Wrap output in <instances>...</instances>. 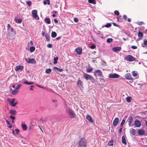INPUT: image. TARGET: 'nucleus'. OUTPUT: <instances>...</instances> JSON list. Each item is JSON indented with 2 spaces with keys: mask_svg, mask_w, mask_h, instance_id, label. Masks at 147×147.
<instances>
[{
  "mask_svg": "<svg viewBox=\"0 0 147 147\" xmlns=\"http://www.w3.org/2000/svg\"><path fill=\"white\" fill-rule=\"evenodd\" d=\"M31 87V88H30V89L31 90H33V88H32L33 87H34V86L32 85L30 86Z\"/></svg>",
  "mask_w": 147,
  "mask_h": 147,
  "instance_id": "62",
  "label": "nucleus"
},
{
  "mask_svg": "<svg viewBox=\"0 0 147 147\" xmlns=\"http://www.w3.org/2000/svg\"><path fill=\"white\" fill-rule=\"evenodd\" d=\"M122 142L123 144H124L125 145H126L127 144L126 139H125V137L124 136H122Z\"/></svg>",
  "mask_w": 147,
  "mask_h": 147,
  "instance_id": "20",
  "label": "nucleus"
},
{
  "mask_svg": "<svg viewBox=\"0 0 147 147\" xmlns=\"http://www.w3.org/2000/svg\"><path fill=\"white\" fill-rule=\"evenodd\" d=\"M51 71V69L50 68H49L46 69L45 72L48 74H50Z\"/></svg>",
  "mask_w": 147,
  "mask_h": 147,
  "instance_id": "37",
  "label": "nucleus"
},
{
  "mask_svg": "<svg viewBox=\"0 0 147 147\" xmlns=\"http://www.w3.org/2000/svg\"><path fill=\"white\" fill-rule=\"evenodd\" d=\"M14 20L17 23H20L22 22V20L21 19H17L16 18H15Z\"/></svg>",
  "mask_w": 147,
  "mask_h": 147,
  "instance_id": "21",
  "label": "nucleus"
},
{
  "mask_svg": "<svg viewBox=\"0 0 147 147\" xmlns=\"http://www.w3.org/2000/svg\"><path fill=\"white\" fill-rule=\"evenodd\" d=\"M35 48L34 47H31L30 48V51L31 52H33L35 50Z\"/></svg>",
  "mask_w": 147,
  "mask_h": 147,
  "instance_id": "36",
  "label": "nucleus"
},
{
  "mask_svg": "<svg viewBox=\"0 0 147 147\" xmlns=\"http://www.w3.org/2000/svg\"><path fill=\"white\" fill-rule=\"evenodd\" d=\"M19 92V90H18L16 89H15L14 90H13L11 92V94H12L13 95H15L17 94L18 92Z\"/></svg>",
  "mask_w": 147,
  "mask_h": 147,
  "instance_id": "23",
  "label": "nucleus"
},
{
  "mask_svg": "<svg viewBox=\"0 0 147 147\" xmlns=\"http://www.w3.org/2000/svg\"><path fill=\"white\" fill-rule=\"evenodd\" d=\"M43 3L45 5L47 4L49 5L50 4V0H44L43 1Z\"/></svg>",
  "mask_w": 147,
  "mask_h": 147,
  "instance_id": "27",
  "label": "nucleus"
},
{
  "mask_svg": "<svg viewBox=\"0 0 147 147\" xmlns=\"http://www.w3.org/2000/svg\"><path fill=\"white\" fill-rule=\"evenodd\" d=\"M32 14L34 18L37 20H39V17L37 15V11L36 10H34L32 11Z\"/></svg>",
  "mask_w": 147,
  "mask_h": 147,
  "instance_id": "4",
  "label": "nucleus"
},
{
  "mask_svg": "<svg viewBox=\"0 0 147 147\" xmlns=\"http://www.w3.org/2000/svg\"><path fill=\"white\" fill-rule=\"evenodd\" d=\"M123 18L124 19L126 20L127 18V16L125 15H124L123 16Z\"/></svg>",
  "mask_w": 147,
  "mask_h": 147,
  "instance_id": "57",
  "label": "nucleus"
},
{
  "mask_svg": "<svg viewBox=\"0 0 147 147\" xmlns=\"http://www.w3.org/2000/svg\"><path fill=\"white\" fill-rule=\"evenodd\" d=\"M125 119H122V121L120 124L121 126H122L123 125V124L125 123Z\"/></svg>",
  "mask_w": 147,
  "mask_h": 147,
  "instance_id": "42",
  "label": "nucleus"
},
{
  "mask_svg": "<svg viewBox=\"0 0 147 147\" xmlns=\"http://www.w3.org/2000/svg\"><path fill=\"white\" fill-rule=\"evenodd\" d=\"M8 31V33L9 34H13L14 33V32L13 31V29L12 28H11L9 29H7Z\"/></svg>",
  "mask_w": 147,
  "mask_h": 147,
  "instance_id": "22",
  "label": "nucleus"
},
{
  "mask_svg": "<svg viewBox=\"0 0 147 147\" xmlns=\"http://www.w3.org/2000/svg\"><path fill=\"white\" fill-rule=\"evenodd\" d=\"M57 35L56 33L54 32H51V36L52 38H54Z\"/></svg>",
  "mask_w": 147,
  "mask_h": 147,
  "instance_id": "26",
  "label": "nucleus"
},
{
  "mask_svg": "<svg viewBox=\"0 0 147 147\" xmlns=\"http://www.w3.org/2000/svg\"><path fill=\"white\" fill-rule=\"evenodd\" d=\"M58 59V58L57 57H55L54 58V63L56 64L57 63V61Z\"/></svg>",
  "mask_w": 147,
  "mask_h": 147,
  "instance_id": "39",
  "label": "nucleus"
},
{
  "mask_svg": "<svg viewBox=\"0 0 147 147\" xmlns=\"http://www.w3.org/2000/svg\"><path fill=\"white\" fill-rule=\"evenodd\" d=\"M88 143L85 137L80 138L78 142V147H86Z\"/></svg>",
  "mask_w": 147,
  "mask_h": 147,
  "instance_id": "1",
  "label": "nucleus"
},
{
  "mask_svg": "<svg viewBox=\"0 0 147 147\" xmlns=\"http://www.w3.org/2000/svg\"><path fill=\"white\" fill-rule=\"evenodd\" d=\"M54 68L55 69L57 70L59 72H61L63 71V69H59L57 67H55Z\"/></svg>",
  "mask_w": 147,
  "mask_h": 147,
  "instance_id": "31",
  "label": "nucleus"
},
{
  "mask_svg": "<svg viewBox=\"0 0 147 147\" xmlns=\"http://www.w3.org/2000/svg\"><path fill=\"white\" fill-rule=\"evenodd\" d=\"M118 121L119 119L118 118L116 117L115 118V119H114L113 121V124L114 126L115 127L117 125V123L118 122Z\"/></svg>",
  "mask_w": 147,
  "mask_h": 147,
  "instance_id": "14",
  "label": "nucleus"
},
{
  "mask_svg": "<svg viewBox=\"0 0 147 147\" xmlns=\"http://www.w3.org/2000/svg\"><path fill=\"white\" fill-rule=\"evenodd\" d=\"M26 3L29 6H30L32 4L31 1H27L26 2Z\"/></svg>",
  "mask_w": 147,
  "mask_h": 147,
  "instance_id": "43",
  "label": "nucleus"
},
{
  "mask_svg": "<svg viewBox=\"0 0 147 147\" xmlns=\"http://www.w3.org/2000/svg\"><path fill=\"white\" fill-rule=\"evenodd\" d=\"M47 47L49 48H51L52 47V45L51 44H49L47 45Z\"/></svg>",
  "mask_w": 147,
  "mask_h": 147,
  "instance_id": "50",
  "label": "nucleus"
},
{
  "mask_svg": "<svg viewBox=\"0 0 147 147\" xmlns=\"http://www.w3.org/2000/svg\"><path fill=\"white\" fill-rule=\"evenodd\" d=\"M94 75L96 76V74L98 76H100V77H102V73L100 71V70H95L94 72Z\"/></svg>",
  "mask_w": 147,
  "mask_h": 147,
  "instance_id": "9",
  "label": "nucleus"
},
{
  "mask_svg": "<svg viewBox=\"0 0 147 147\" xmlns=\"http://www.w3.org/2000/svg\"><path fill=\"white\" fill-rule=\"evenodd\" d=\"M143 23V22H138V24L139 25H141Z\"/></svg>",
  "mask_w": 147,
  "mask_h": 147,
  "instance_id": "58",
  "label": "nucleus"
},
{
  "mask_svg": "<svg viewBox=\"0 0 147 147\" xmlns=\"http://www.w3.org/2000/svg\"><path fill=\"white\" fill-rule=\"evenodd\" d=\"M120 76L116 73L110 74L109 75L108 77L110 78H119Z\"/></svg>",
  "mask_w": 147,
  "mask_h": 147,
  "instance_id": "5",
  "label": "nucleus"
},
{
  "mask_svg": "<svg viewBox=\"0 0 147 147\" xmlns=\"http://www.w3.org/2000/svg\"><path fill=\"white\" fill-rule=\"evenodd\" d=\"M145 133V131L144 130L142 129H139L138 131V133L140 135H142L144 134Z\"/></svg>",
  "mask_w": 147,
  "mask_h": 147,
  "instance_id": "19",
  "label": "nucleus"
},
{
  "mask_svg": "<svg viewBox=\"0 0 147 147\" xmlns=\"http://www.w3.org/2000/svg\"><path fill=\"white\" fill-rule=\"evenodd\" d=\"M113 41V39L111 38H108L107 39V41L108 43H110Z\"/></svg>",
  "mask_w": 147,
  "mask_h": 147,
  "instance_id": "41",
  "label": "nucleus"
},
{
  "mask_svg": "<svg viewBox=\"0 0 147 147\" xmlns=\"http://www.w3.org/2000/svg\"><path fill=\"white\" fill-rule=\"evenodd\" d=\"M6 121L7 125H9L10 124V122L7 120H6Z\"/></svg>",
  "mask_w": 147,
  "mask_h": 147,
  "instance_id": "59",
  "label": "nucleus"
},
{
  "mask_svg": "<svg viewBox=\"0 0 147 147\" xmlns=\"http://www.w3.org/2000/svg\"><path fill=\"white\" fill-rule=\"evenodd\" d=\"M23 81V83L24 84H25L27 85H32L34 84V82H28L27 81H26L25 79H24L22 80Z\"/></svg>",
  "mask_w": 147,
  "mask_h": 147,
  "instance_id": "17",
  "label": "nucleus"
},
{
  "mask_svg": "<svg viewBox=\"0 0 147 147\" xmlns=\"http://www.w3.org/2000/svg\"><path fill=\"white\" fill-rule=\"evenodd\" d=\"M76 51V53L78 55H80L81 54L82 52V48L79 47L76 48L75 49Z\"/></svg>",
  "mask_w": 147,
  "mask_h": 147,
  "instance_id": "13",
  "label": "nucleus"
},
{
  "mask_svg": "<svg viewBox=\"0 0 147 147\" xmlns=\"http://www.w3.org/2000/svg\"><path fill=\"white\" fill-rule=\"evenodd\" d=\"M10 118L11 119L13 120H14L16 118L14 116H13L12 115L10 116Z\"/></svg>",
  "mask_w": 147,
  "mask_h": 147,
  "instance_id": "48",
  "label": "nucleus"
},
{
  "mask_svg": "<svg viewBox=\"0 0 147 147\" xmlns=\"http://www.w3.org/2000/svg\"><path fill=\"white\" fill-rule=\"evenodd\" d=\"M101 64L103 65H106V63L104 61L102 60Z\"/></svg>",
  "mask_w": 147,
  "mask_h": 147,
  "instance_id": "47",
  "label": "nucleus"
},
{
  "mask_svg": "<svg viewBox=\"0 0 147 147\" xmlns=\"http://www.w3.org/2000/svg\"><path fill=\"white\" fill-rule=\"evenodd\" d=\"M131 133L133 135H135V130L134 129H131L130 130Z\"/></svg>",
  "mask_w": 147,
  "mask_h": 147,
  "instance_id": "34",
  "label": "nucleus"
},
{
  "mask_svg": "<svg viewBox=\"0 0 147 147\" xmlns=\"http://www.w3.org/2000/svg\"><path fill=\"white\" fill-rule=\"evenodd\" d=\"M131 48L133 49H136L137 48V46L134 45H132L131 46Z\"/></svg>",
  "mask_w": 147,
  "mask_h": 147,
  "instance_id": "51",
  "label": "nucleus"
},
{
  "mask_svg": "<svg viewBox=\"0 0 147 147\" xmlns=\"http://www.w3.org/2000/svg\"><path fill=\"white\" fill-rule=\"evenodd\" d=\"M7 27L8 29H9V28H10V25L9 24H7Z\"/></svg>",
  "mask_w": 147,
  "mask_h": 147,
  "instance_id": "61",
  "label": "nucleus"
},
{
  "mask_svg": "<svg viewBox=\"0 0 147 147\" xmlns=\"http://www.w3.org/2000/svg\"><path fill=\"white\" fill-rule=\"evenodd\" d=\"M54 22L55 23H57L58 22V20L56 19V18L54 19Z\"/></svg>",
  "mask_w": 147,
  "mask_h": 147,
  "instance_id": "56",
  "label": "nucleus"
},
{
  "mask_svg": "<svg viewBox=\"0 0 147 147\" xmlns=\"http://www.w3.org/2000/svg\"><path fill=\"white\" fill-rule=\"evenodd\" d=\"M122 129V127L121 128L119 129V133H121Z\"/></svg>",
  "mask_w": 147,
  "mask_h": 147,
  "instance_id": "63",
  "label": "nucleus"
},
{
  "mask_svg": "<svg viewBox=\"0 0 147 147\" xmlns=\"http://www.w3.org/2000/svg\"><path fill=\"white\" fill-rule=\"evenodd\" d=\"M9 126H8V127L9 128H11L12 127V126L11 124H9Z\"/></svg>",
  "mask_w": 147,
  "mask_h": 147,
  "instance_id": "64",
  "label": "nucleus"
},
{
  "mask_svg": "<svg viewBox=\"0 0 147 147\" xmlns=\"http://www.w3.org/2000/svg\"><path fill=\"white\" fill-rule=\"evenodd\" d=\"M111 26V24L110 23H107L104 26H102V27H103L104 26L107 27L109 28Z\"/></svg>",
  "mask_w": 147,
  "mask_h": 147,
  "instance_id": "33",
  "label": "nucleus"
},
{
  "mask_svg": "<svg viewBox=\"0 0 147 147\" xmlns=\"http://www.w3.org/2000/svg\"><path fill=\"white\" fill-rule=\"evenodd\" d=\"M37 86H38V87H39L40 88H45L44 87H43V86H42L39 85H38V84H37Z\"/></svg>",
  "mask_w": 147,
  "mask_h": 147,
  "instance_id": "55",
  "label": "nucleus"
},
{
  "mask_svg": "<svg viewBox=\"0 0 147 147\" xmlns=\"http://www.w3.org/2000/svg\"><path fill=\"white\" fill-rule=\"evenodd\" d=\"M135 125L136 127H139L141 125L140 121L137 119H136L134 122Z\"/></svg>",
  "mask_w": 147,
  "mask_h": 147,
  "instance_id": "12",
  "label": "nucleus"
},
{
  "mask_svg": "<svg viewBox=\"0 0 147 147\" xmlns=\"http://www.w3.org/2000/svg\"><path fill=\"white\" fill-rule=\"evenodd\" d=\"M131 98L130 97H127L126 100L127 102H130L131 101Z\"/></svg>",
  "mask_w": 147,
  "mask_h": 147,
  "instance_id": "40",
  "label": "nucleus"
},
{
  "mask_svg": "<svg viewBox=\"0 0 147 147\" xmlns=\"http://www.w3.org/2000/svg\"><path fill=\"white\" fill-rule=\"evenodd\" d=\"M15 99L13 98L12 100L9 98L7 99V101L9 102L10 105L12 107H14L17 104L18 102H15Z\"/></svg>",
  "mask_w": 147,
  "mask_h": 147,
  "instance_id": "2",
  "label": "nucleus"
},
{
  "mask_svg": "<svg viewBox=\"0 0 147 147\" xmlns=\"http://www.w3.org/2000/svg\"><path fill=\"white\" fill-rule=\"evenodd\" d=\"M143 34L142 33L140 32V31H139L138 32V36L139 37H140V38H141L142 37V36H143Z\"/></svg>",
  "mask_w": 147,
  "mask_h": 147,
  "instance_id": "32",
  "label": "nucleus"
},
{
  "mask_svg": "<svg viewBox=\"0 0 147 147\" xmlns=\"http://www.w3.org/2000/svg\"><path fill=\"white\" fill-rule=\"evenodd\" d=\"M113 25L114 26H118V25H117L116 23H113Z\"/></svg>",
  "mask_w": 147,
  "mask_h": 147,
  "instance_id": "60",
  "label": "nucleus"
},
{
  "mask_svg": "<svg viewBox=\"0 0 147 147\" xmlns=\"http://www.w3.org/2000/svg\"><path fill=\"white\" fill-rule=\"evenodd\" d=\"M121 50V48L120 47H115L112 48V50L115 52L119 51Z\"/></svg>",
  "mask_w": 147,
  "mask_h": 147,
  "instance_id": "10",
  "label": "nucleus"
},
{
  "mask_svg": "<svg viewBox=\"0 0 147 147\" xmlns=\"http://www.w3.org/2000/svg\"><path fill=\"white\" fill-rule=\"evenodd\" d=\"M15 130L16 131V134H18L19 132V129H16Z\"/></svg>",
  "mask_w": 147,
  "mask_h": 147,
  "instance_id": "54",
  "label": "nucleus"
},
{
  "mask_svg": "<svg viewBox=\"0 0 147 147\" xmlns=\"http://www.w3.org/2000/svg\"><path fill=\"white\" fill-rule=\"evenodd\" d=\"M83 76L84 78L86 80H91L93 79V78L91 76L86 73L84 74Z\"/></svg>",
  "mask_w": 147,
  "mask_h": 147,
  "instance_id": "8",
  "label": "nucleus"
},
{
  "mask_svg": "<svg viewBox=\"0 0 147 147\" xmlns=\"http://www.w3.org/2000/svg\"><path fill=\"white\" fill-rule=\"evenodd\" d=\"M9 113L11 114L15 115L16 114V110L11 109L9 111Z\"/></svg>",
  "mask_w": 147,
  "mask_h": 147,
  "instance_id": "24",
  "label": "nucleus"
},
{
  "mask_svg": "<svg viewBox=\"0 0 147 147\" xmlns=\"http://www.w3.org/2000/svg\"><path fill=\"white\" fill-rule=\"evenodd\" d=\"M68 113L69 116L71 118H75L76 117V115L74 111L71 109L68 110Z\"/></svg>",
  "mask_w": 147,
  "mask_h": 147,
  "instance_id": "7",
  "label": "nucleus"
},
{
  "mask_svg": "<svg viewBox=\"0 0 147 147\" xmlns=\"http://www.w3.org/2000/svg\"><path fill=\"white\" fill-rule=\"evenodd\" d=\"M46 23L48 24H50L51 23L50 20L49 18H46L44 19Z\"/></svg>",
  "mask_w": 147,
  "mask_h": 147,
  "instance_id": "28",
  "label": "nucleus"
},
{
  "mask_svg": "<svg viewBox=\"0 0 147 147\" xmlns=\"http://www.w3.org/2000/svg\"><path fill=\"white\" fill-rule=\"evenodd\" d=\"M124 59L127 61L131 62L135 61L136 60L135 58L131 55H128L126 56Z\"/></svg>",
  "mask_w": 147,
  "mask_h": 147,
  "instance_id": "3",
  "label": "nucleus"
},
{
  "mask_svg": "<svg viewBox=\"0 0 147 147\" xmlns=\"http://www.w3.org/2000/svg\"><path fill=\"white\" fill-rule=\"evenodd\" d=\"M25 61L28 63H35L36 61L35 59L33 58H29L28 59L26 58L25 59Z\"/></svg>",
  "mask_w": 147,
  "mask_h": 147,
  "instance_id": "6",
  "label": "nucleus"
},
{
  "mask_svg": "<svg viewBox=\"0 0 147 147\" xmlns=\"http://www.w3.org/2000/svg\"><path fill=\"white\" fill-rule=\"evenodd\" d=\"M96 47V45H92L90 46V48L92 49H95Z\"/></svg>",
  "mask_w": 147,
  "mask_h": 147,
  "instance_id": "45",
  "label": "nucleus"
},
{
  "mask_svg": "<svg viewBox=\"0 0 147 147\" xmlns=\"http://www.w3.org/2000/svg\"><path fill=\"white\" fill-rule=\"evenodd\" d=\"M88 2L94 4H95L96 3L95 0H88Z\"/></svg>",
  "mask_w": 147,
  "mask_h": 147,
  "instance_id": "35",
  "label": "nucleus"
},
{
  "mask_svg": "<svg viewBox=\"0 0 147 147\" xmlns=\"http://www.w3.org/2000/svg\"><path fill=\"white\" fill-rule=\"evenodd\" d=\"M74 21L75 22H77L78 21V19L76 18H74Z\"/></svg>",
  "mask_w": 147,
  "mask_h": 147,
  "instance_id": "52",
  "label": "nucleus"
},
{
  "mask_svg": "<svg viewBox=\"0 0 147 147\" xmlns=\"http://www.w3.org/2000/svg\"><path fill=\"white\" fill-rule=\"evenodd\" d=\"M125 78L127 80H130L132 79V77L131 75L129 73H127L125 75Z\"/></svg>",
  "mask_w": 147,
  "mask_h": 147,
  "instance_id": "15",
  "label": "nucleus"
},
{
  "mask_svg": "<svg viewBox=\"0 0 147 147\" xmlns=\"http://www.w3.org/2000/svg\"><path fill=\"white\" fill-rule=\"evenodd\" d=\"M78 86L80 88H81L83 87V82L79 78L78 80V82L77 83Z\"/></svg>",
  "mask_w": 147,
  "mask_h": 147,
  "instance_id": "11",
  "label": "nucleus"
},
{
  "mask_svg": "<svg viewBox=\"0 0 147 147\" xmlns=\"http://www.w3.org/2000/svg\"><path fill=\"white\" fill-rule=\"evenodd\" d=\"M22 129L24 130H26L27 129V127L26 125L24 124H22Z\"/></svg>",
  "mask_w": 147,
  "mask_h": 147,
  "instance_id": "25",
  "label": "nucleus"
},
{
  "mask_svg": "<svg viewBox=\"0 0 147 147\" xmlns=\"http://www.w3.org/2000/svg\"><path fill=\"white\" fill-rule=\"evenodd\" d=\"M92 70V68H88L87 69L86 72L89 73L91 72Z\"/></svg>",
  "mask_w": 147,
  "mask_h": 147,
  "instance_id": "44",
  "label": "nucleus"
},
{
  "mask_svg": "<svg viewBox=\"0 0 147 147\" xmlns=\"http://www.w3.org/2000/svg\"><path fill=\"white\" fill-rule=\"evenodd\" d=\"M114 13L117 15H118L119 14V12L117 11H114Z\"/></svg>",
  "mask_w": 147,
  "mask_h": 147,
  "instance_id": "49",
  "label": "nucleus"
},
{
  "mask_svg": "<svg viewBox=\"0 0 147 147\" xmlns=\"http://www.w3.org/2000/svg\"><path fill=\"white\" fill-rule=\"evenodd\" d=\"M86 118L87 120H88L91 123L93 122L92 119L90 115H87L86 116Z\"/></svg>",
  "mask_w": 147,
  "mask_h": 147,
  "instance_id": "18",
  "label": "nucleus"
},
{
  "mask_svg": "<svg viewBox=\"0 0 147 147\" xmlns=\"http://www.w3.org/2000/svg\"><path fill=\"white\" fill-rule=\"evenodd\" d=\"M108 145L110 146H113V141L111 140L107 144Z\"/></svg>",
  "mask_w": 147,
  "mask_h": 147,
  "instance_id": "38",
  "label": "nucleus"
},
{
  "mask_svg": "<svg viewBox=\"0 0 147 147\" xmlns=\"http://www.w3.org/2000/svg\"><path fill=\"white\" fill-rule=\"evenodd\" d=\"M45 38L46 40L47 41H49L50 38V36H49V34H47L45 35Z\"/></svg>",
  "mask_w": 147,
  "mask_h": 147,
  "instance_id": "29",
  "label": "nucleus"
},
{
  "mask_svg": "<svg viewBox=\"0 0 147 147\" xmlns=\"http://www.w3.org/2000/svg\"><path fill=\"white\" fill-rule=\"evenodd\" d=\"M132 76L134 77H136L137 76V72L135 71H133L132 72Z\"/></svg>",
  "mask_w": 147,
  "mask_h": 147,
  "instance_id": "30",
  "label": "nucleus"
},
{
  "mask_svg": "<svg viewBox=\"0 0 147 147\" xmlns=\"http://www.w3.org/2000/svg\"><path fill=\"white\" fill-rule=\"evenodd\" d=\"M24 67L22 66L18 65L16 66L15 68V70L16 71H18L19 70H23Z\"/></svg>",
  "mask_w": 147,
  "mask_h": 147,
  "instance_id": "16",
  "label": "nucleus"
},
{
  "mask_svg": "<svg viewBox=\"0 0 147 147\" xmlns=\"http://www.w3.org/2000/svg\"><path fill=\"white\" fill-rule=\"evenodd\" d=\"M21 84H19L16 87V88H15V89H17V90H18V89H19L20 87H21Z\"/></svg>",
  "mask_w": 147,
  "mask_h": 147,
  "instance_id": "46",
  "label": "nucleus"
},
{
  "mask_svg": "<svg viewBox=\"0 0 147 147\" xmlns=\"http://www.w3.org/2000/svg\"><path fill=\"white\" fill-rule=\"evenodd\" d=\"M144 44L145 46H147V40L144 41Z\"/></svg>",
  "mask_w": 147,
  "mask_h": 147,
  "instance_id": "53",
  "label": "nucleus"
}]
</instances>
